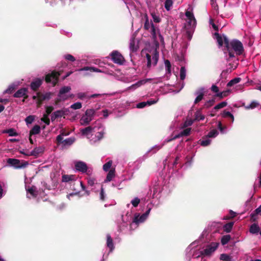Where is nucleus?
I'll return each mask as SVG.
<instances>
[{
	"label": "nucleus",
	"mask_w": 261,
	"mask_h": 261,
	"mask_svg": "<svg viewBox=\"0 0 261 261\" xmlns=\"http://www.w3.org/2000/svg\"><path fill=\"white\" fill-rule=\"evenodd\" d=\"M185 15L187 17V24L185 26L186 35L188 39L191 40L197 24L196 20L193 14V8L192 5H188Z\"/></svg>",
	"instance_id": "obj_1"
},
{
	"label": "nucleus",
	"mask_w": 261,
	"mask_h": 261,
	"mask_svg": "<svg viewBox=\"0 0 261 261\" xmlns=\"http://www.w3.org/2000/svg\"><path fill=\"white\" fill-rule=\"evenodd\" d=\"M186 255L190 259L191 257L198 258L204 257L202 246L200 245V241L196 240L192 242L186 249Z\"/></svg>",
	"instance_id": "obj_2"
},
{
	"label": "nucleus",
	"mask_w": 261,
	"mask_h": 261,
	"mask_svg": "<svg viewBox=\"0 0 261 261\" xmlns=\"http://www.w3.org/2000/svg\"><path fill=\"white\" fill-rule=\"evenodd\" d=\"M142 55H145L147 60V66L150 68L156 65L159 55L156 48H151L150 49H144L142 51Z\"/></svg>",
	"instance_id": "obj_3"
},
{
	"label": "nucleus",
	"mask_w": 261,
	"mask_h": 261,
	"mask_svg": "<svg viewBox=\"0 0 261 261\" xmlns=\"http://www.w3.org/2000/svg\"><path fill=\"white\" fill-rule=\"evenodd\" d=\"M105 134V127L101 123H97L94 125L93 132L90 136V142L94 144L99 142L103 138Z\"/></svg>",
	"instance_id": "obj_4"
},
{
	"label": "nucleus",
	"mask_w": 261,
	"mask_h": 261,
	"mask_svg": "<svg viewBox=\"0 0 261 261\" xmlns=\"http://www.w3.org/2000/svg\"><path fill=\"white\" fill-rule=\"evenodd\" d=\"M144 17L145 18V21L144 23V28L146 30H150L152 39L154 41H156L157 39V34H159L161 41H163L164 38L162 35L160 33V30L159 28H155L151 21L149 22L148 17L147 14L145 15Z\"/></svg>",
	"instance_id": "obj_5"
},
{
	"label": "nucleus",
	"mask_w": 261,
	"mask_h": 261,
	"mask_svg": "<svg viewBox=\"0 0 261 261\" xmlns=\"http://www.w3.org/2000/svg\"><path fill=\"white\" fill-rule=\"evenodd\" d=\"M220 245L219 241H210L202 245L204 257H211L213 255Z\"/></svg>",
	"instance_id": "obj_6"
},
{
	"label": "nucleus",
	"mask_w": 261,
	"mask_h": 261,
	"mask_svg": "<svg viewBox=\"0 0 261 261\" xmlns=\"http://www.w3.org/2000/svg\"><path fill=\"white\" fill-rule=\"evenodd\" d=\"M229 50H228V54L229 58L234 57V54L231 51V49L233 50L237 55H241L244 51L243 44L238 40L234 39L230 43L229 42Z\"/></svg>",
	"instance_id": "obj_7"
},
{
	"label": "nucleus",
	"mask_w": 261,
	"mask_h": 261,
	"mask_svg": "<svg viewBox=\"0 0 261 261\" xmlns=\"http://www.w3.org/2000/svg\"><path fill=\"white\" fill-rule=\"evenodd\" d=\"M150 211L151 208H149L145 213L142 215H140L139 213H136L134 215L132 222L130 224V227H133L134 225L138 226L140 223H143L148 218Z\"/></svg>",
	"instance_id": "obj_8"
},
{
	"label": "nucleus",
	"mask_w": 261,
	"mask_h": 261,
	"mask_svg": "<svg viewBox=\"0 0 261 261\" xmlns=\"http://www.w3.org/2000/svg\"><path fill=\"white\" fill-rule=\"evenodd\" d=\"M95 111L93 109H88L80 119V122L81 125L86 126L93 120Z\"/></svg>",
	"instance_id": "obj_9"
},
{
	"label": "nucleus",
	"mask_w": 261,
	"mask_h": 261,
	"mask_svg": "<svg viewBox=\"0 0 261 261\" xmlns=\"http://www.w3.org/2000/svg\"><path fill=\"white\" fill-rule=\"evenodd\" d=\"M74 167L76 171L80 172L82 173H86L88 175H90L92 173V172L88 169L86 163L83 161H75Z\"/></svg>",
	"instance_id": "obj_10"
},
{
	"label": "nucleus",
	"mask_w": 261,
	"mask_h": 261,
	"mask_svg": "<svg viewBox=\"0 0 261 261\" xmlns=\"http://www.w3.org/2000/svg\"><path fill=\"white\" fill-rule=\"evenodd\" d=\"M71 90L69 86H64L62 87L58 93V97L60 100H65L69 98H72L74 96L73 94H68Z\"/></svg>",
	"instance_id": "obj_11"
},
{
	"label": "nucleus",
	"mask_w": 261,
	"mask_h": 261,
	"mask_svg": "<svg viewBox=\"0 0 261 261\" xmlns=\"http://www.w3.org/2000/svg\"><path fill=\"white\" fill-rule=\"evenodd\" d=\"M214 36L219 47L224 44L227 50H229V40L225 35H223L221 36L218 33H215Z\"/></svg>",
	"instance_id": "obj_12"
},
{
	"label": "nucleus",
	"mask_w": 261,
	"mask_h": 261,
	"mask_svg": "<svg viewBox=\"0 0 261 261\" xmlns=\"http://www.w3.org/2000/svg\"><path fill=\"white\" fill-rule=\"evenodd\" d=\"M60 74V71L59 72L53 71L46 75L45 81L46 83H50L55 86L58 83V77Z\"/></svg>",
	"instance_id": "obj_13"
},
{
	"label": "nucleus",
	"mask_w": 261,
	"mask_h": 261,
	"mask_svg": "<svg viewBox=\"0 0 261 261\" xmlns=\"http://www.w3.org/2000/svg\"><path fill=\"white\" fill-rule=\"evenodd\" d=\"M7 163L16 169H21L25 168L28 163L26 162L21 163L20 160L15 159L9 158L7 161Z\"/></svg>",
	"instance_id": "obj_14"
},
{
	"label": "nucleus",
	"mask_w": 261,
	"mask_h": 261,
	"mask_svg": "<svg viewBox=\"0 0 261 261\" xmlns=\"http://www.w3.org/2000/svg\"><path fill=\"white\" fill-rule=\"evenodd\" d=\"M111 57L114 63L122 65L125 62L124 58L118 51L115 50L111 53Z\"/></svg>",
	"instance_id": "obj_15"
},
{
	"label": "nucleus",
	"mask_w": 261,
	"mask_h": 261,
	"mask_svg": "<svg viewBox=\"0 0 261 261\" xmlns=\"http://www.w3.org/2000/svg\"><path fill=\"white\" fill-rule=\"evenodd\" d=\"M172 141V139H169V138L165 139L162 143L159 144L155 145L152 146L150 149L146 152V154H153L155 153L161 149L167 143Z\"/></svg>",
	"instance_id": "obj_16"
},
{
	"label": "nucleus",
	"mask_w": 261,
	"mask_h": 261,
	"mask_svg": "<svg viewBox=\"0 0 261 261\" xmlns=\"http://www.w3.org/2000/svg\"><path fill=\"white\" fill-rule=\"evenodd\" d=\"M87 183L91 187V191L94 192H97L98 189L101 188L102 186L100 183L97 182L95 178L93 177L87 178Z\"/></svg>",
	"instance_id": "obj_17"
},
{
	"label": "nucleus",
	"mask_w": 261,
	"mask_h": 261,
	"mask_svg": "<svg viewBox=\"0 0 261 261\" xmlns=\"http://www.w3.org/2000/svg\"><path fill=\"white\" fill-rule=\"evenodd\" d=\"M152 80V79H146L140 80L136 83L132 85L131 86L127 87L126 91H134L141 86L145 84L147 82H150Z\"/></svg>",
	"instance_id": "obj_18"
},
{
	"label": "nucleus",
	"mask_w": 261,
	"mask_h": 261,
	"mask_svg": "<svg viewBox=\"0 0 261 261\" xmlns=\"http://www.w3.org/2000/svg\"><path fill=\"white\" fill-rule=\"evenodd\" d=\"M94 128V126H88L86 128L81 129L80 132L82 136H86L90 140V136L92 132H93Z\"/></svg>",
	"instance_id": "obj_19"
},
{
	"label": "nucleus",
	"mask_w": 261,
	"mask_h": 261,
	"mask_svg": "<svg viewBox=\"0 0 261 261\" xmlns=\"http://www.w3.org/2000/svg\"><path fill=\"white\" fill-rule=\"evenodd\" d=\"M43 81V79L36 78L34 79L31 83L30 87L32 90L35 91L37 90L42 85Z\"/></svg>",
	"instance_id": "obj_20"
},
{
	"label": "nucleus",
	"mask_w": 261,
	"mask_h": 261,
	"mask_svg": "<svg viewBox=\"0 0 261 261\" xmlns=\"http://www.w3.org/2000/svg\"><path fill=\"white\" fill-rule=\"evenodd\" d=\"M44 150L45 147L44 146L36 147L31 151L29 155L37 157L38 156L39 154L42 153L44 152Z\"/></svg>",
	"instance_id": "obj_21"
},
{
	"label": "nucleus",
	"mask_w": 261,
	"mask_h": 261,
	"mask_svg": "<svg viewBox=\"0 0 261 261\" xmlns=\"http://www.w3.org/2000/svg\"><path fill=\"white\" fill-rule=\"evenodd\" d=\"M191 132V128L187 127L184 129L183 130L181 131L179 134L177 135H176L174 137L169 138V139H172V141L176 139L177 138H179L180 137H183V136H187L190 135Z\"/></svg>",
	"instance_id": "obj_22"
},
{
	"label": "nucleus",
	"mask_w": 261,
	"mask_h": 261,
	"mask_svg": "<svg viewBox=\"0 0 261 261\" xmlns=\"http://www.w3.org/2000/svg\"><path fill=\"white\" fill-rule=\"evenodd\" d=\"M129 48L132 53L136 52L138 48V45L136 42L135 37H132L129 40Z\"/></svg>",
	"instance_id": "obj_23"
},
{
	"label": "nucleus",
	"mask_w": 261,
	"mask_h": 261,
	"mask_svg": "<svg viewBox=\"0 0 261 261\" xmlns=\"http://www.w3.org/2000/svg\"><path fill=\"white\" fill-rule=\"evenodd\" d=\"M65 115V111L63 110H57L54 112L51 116V120L52 121H55L56 119L61 118Z\"/></svg>",
	"instance_id": "obj_24"
},
{
	"label": "nucleus",
	"mask_w": 261,
	"mask_h": 261,
	"mask_svg": "<svg viewBox=\"0 0 261 261\" xmlns=\"http://www.w3.org/2000/svg\"><path fill=\"white\" fill-rule=\"evenodd\" d=\"M162 190V188L159 184L155 185L152 188V191H153V194L152 196L153 197H156V198H159V195L160 193L161 192Z\"/></svg>",
	"instance_id": "obj_25"
},
{
	"label": "nucleus",
	"mask_w": 261,
	"mask_h": 261,
	"mask_svg": "<svg viewBox=\"0 0 261 261\" xmlns=\"http://www.w3.org/2000/svg\"><path fill=\"white\" fill-rule=\"evenodd\" d=\"M107 246L110 249V252H112L115 246L113 243V241L111 237V236L109 234H107V242H106Z\"/></svg>",
	"instance_id": "obj_26"
},
{
	"label": "nucleus",
	"mask_w": 261,
	"mask_h": 261,
	"mask_svg": "<svg viewBox=\"0 0 261 261\" xmlns=\"http://www.w3.org/2000/svg\"><path fill=\"white\" fill-rule=\"evenodd\" d=\"M28 92V88H22L18 90L14 94V97L16 98H20L25 96Z\"/></svg>",
	"instance_id": "obj_27"
},
{
	"label": "nucleus",
	"mask_w": 261,
	"mask_h": 261,
	"mask_svg": "<svg viewBox=\"0 0 261 261\" xmlns=\"http://www.w3.org/2000/svg\"><path fill=\"white\" fill-rule=\"evenodd\" d=\"M96 193H98L99 200L101 201H104L106 200L107 198V194L105 191L103 186H101V188H99L98 189V191L95 192Z\"/></svg>",
	"instance_id": "obj_28"
},
{
	"label": "nucleus",
	"mask_w": 261,
	"mask_h": 261,
	"mask_svg": "<svg viewBox=\"0 0 261 261\" xmlns=\"http://www.w3.org/2000/svg\"><path fill=\"white\" fill-rule=\"evenodd\" d=\"M260 229L259 226L256 223L251 224L249 228V232L253 234H257L259 233Z\"/></svg>",
	"instance_id": "obj_29"
},
{
	"label": "nucleus",
	"mask_w": 261,
	"mask_h": 261,
	"mask_svg": "<svg viewBox=\"0 0 261 261\" xmlns=\"http://www.w3.org/2000/svg\"><path fill=\"white\" fill-rule=\"evenodd\" d=\"M76 181V176L74 175L64 174L62 176V182H69L70 181Z\"/></svg>",
	"instance_id": "obj_30"
},
{
	"label": "nucleus",
	"mask_w": 261,
	"mask_h": 261,
	"mask_svg": "<svg viewBox=\"0 0 261 261\" xmlns=\"http://www.w3.org/2000/svg\"><path fill=\"white\" fill-rule=\"evenodd\" d=\"M220 259L222 261H235L231 255L226 253L221 254L220 256Z\"/></svg>",
	"instance_id": "obj_31"
},
{
	"label": "nucleus",
	"mask_w": 261,
	"mask_h": 261,
	"mask_svg": "<svg viewBox=\"0 0 261 261\" xmlns=\"http://www.w3.org/2000/svg\"><path fill=\"white\" fill-rule=\"evenodd\" d=\"M27 194H30L33 197H36L37 195V191H36V188L35 186H32L30 188H27L25 187Z\"/></svg>",
	"instance_id": "obj_32"
},
{
	"label": "nucleus",
	"mask_w": 261,
	"mask_h": 261,
	"mask_svg": "<svg viewBox=\"0 0 261 261\" xmlns=\"http://www.w3.org/2000/svg\"><path fill=\"white\" fill-rule=\"evenodd\" d=\"M203 88H201L198 91H197L196 93V95H197V97H196L194 102L197 103L200 100H202L203 96Z\"/></svg>",
	"instance_id": "obj_33"
},
{
	"label": "nucleus",
	"mask_w": 261,
	"mask_h": 261,
	"mask_svg": "<svg viewBox=\"0 0 261 261\" xmlns=\"http://www.w3.org/2000/svg\"><path fill=\"white\" fill-rule=\"evenodd\" d=\"M115 176V169H111L109 171L106 178L105 179V182H107L111 181L113 178Z\"/></svg>",
	"instance_id": "obj_34"
},
{
	"label": "nucleus",
	"mask_w": 261,
	"mask_h": 261,
	"mask_svg": "<svg viewBox=\"0 0 261 261\" xmlns=\"http://www.w3.org/2000/svg\"><path fill=\"white\" fill-rule=\"evenodd\" d=\"M79 71H84V70H89L91 72H101L102 71L96 67H86L83 68H81L79 70Z\"/></svg>",
	"instance_id": "obj_35"
},
{
	"label": "nucleus",
	"mask_w": 261,
	"mask_h": 261,
	"mask_svg": "<svg viewBox=\"0 0 261 261\" xmlns=\"http://www.w3.org/2000/svg\"><path fill=\"white\" fill-rule=\"evenodd\" d=\"M140 202V199L138 197H135L131 200L130 203H128L127 204V207H129L131 204L134 207H136L138 205Z\"/></svg>",
	"instance_id": "obj_36"
},
{
	"label": "nucleus",
	"mask_w": 261,
	"mask_h": 261,
	"mask_svg": "<svg viewBox=\"0 0 261 261\" xmlns=\"http://www.w3.org/2000/svg\"><path fill=\"white\" fill-rule=\"evenodd\" d=\"M40 132V127L38 125H35L33 127L32 129L30 130V134L32 135L39 134Z\"/></svg>",
	"instance_id": "obj_37"
},
{
	"label": "nucleus",
	"mask_w": 261,
	"mask_h": 261,
	"mask_svg": "<svg viewBox=\"0 0 261 261\" xmlns=\"http://www.w3.org/2000/svg\"><path fill=\"white\" fill-rule=\"evenodd\" d=\"M75 141V139L73 137L68 138L64 139L63 141V146H69L71 145Z\"/></svg>",
	"instance_id": "obj_38"
},
{
	"label": "nucleus",
	"mask_w": 261,
	"mask_h": 261,
	"mask_svg": "<svg viewBox=\"0 0 261 261\" xmlns=\"http://www.w3.org/2000/svg\"><path fill=\"white\" fill-rule=\"evenodd\" d=\"M241 81V79L240 77H235L231 80H230L227 84V87H231L235 84L239 83Z\"/></svg>",
	"instance_id": "obj_39"
},
{
	"label": "nucleus",
	"mask_w": 261,
	"mask_h": 261,
	"mask_svg": "<svg viewBox=\"0 0 261 261\" xmlns=\"http://www.w3.org/2000/svg\"><path fill=\"white\" fill-rule=\"evenodd\" d=\"M259 105V103L258 102H257L256 101H253L249 105L245 106V108L246 110L253 109L257 107Z\"/></svg>",
	"instance_id": "obj_40"
},
{
	"label": "nucleus",
	"mask_w": 261,
	"mask_h": 261,
	"mask_svg": "<svg viewBox=\"0 0 261 261\" xmlns=\"http://www.w3.org/2000/svg\"><path fill=\"white\" fill-rule=\"evenodd\" d=\"M211 143V140L207 136L202 140L200 141V145L202 146L205 147L209 145Z\"/></svg>",
	"instance_id": "obj_41"
},
{
	"label": "nucleus",
	"mask_w": 261,
	"mask_h": 261,
	"mask_svg": "<svg viewBox=\"0 0 261 261\" xmlns=\"http://www.w3.org/2000/svg\"><path fill=\"white\" fill-rule=\"evenodd\" d=\"M230 92L231 91L230 90H227L222 92H220L219 93H218L217 94H216V96L222 98L224 97L228 96Z\"/></svg>",
	"instance_id": "obj_42"
},
{
	"label": "nucleus",
	"mask_w": 261,
	"mask_h": 261,
	"mask_svg": "<svg viewBox=\"0 0 261 261\" xmlns=\"http://www.w3.org/2000/svg\"><path fill=\"white\" fill-rule=\"evenodd\" d=\"M4 133L8 134L9 136H18V133L13 128H10V129L5 130L4 132Z\"/></svg>",
	"instance_id": "obj_43"
},
{
	"label": "nucleus",
	"mask_w": 261,
	"mask_h": 261,
	"mask_svg": "<svg viewBox=\"0 0 261 261\" xmlns=\"http://www.w3.org/2000/svg\"><path fill=\"white\" fill-rule=\"evenodd\" d=\"M233 225V222H229L226 224L223 227L224 230L226 232H229L232 228Z\"/></svg>",
	"instance_id": "obj_44"
},
{
	"label": "nucleus",
	"mask_w": 261,
	"mask_h": 261,
	"mask_svg": "<svg viewBox=\"0 0 261 261\" xmlns=\"http://www.w3.org/2000/svg\"><path fill=\"white\" fill-rule=\"evenodd\" d=\"M113 161L112 160H110L108 162H107L106 163H105L103 165V170L105 171H110L112 165Z\"/></svg>",
	"instance_id": "obj_45"
},
{
	"label": "nucleus",
	"mask_w": 261,
	"mask_h": 261,
	"mask_svg": "<svg viewBox=\"0 0 261 261\" xmlns=\"http://www.w3.org/2000/svg\"><path fill=\"white\" fill-rule=\"evenodd\" d=\"M159 98L156 97L154 98L150 99L148 100L147 101H145V102L146 104V107L150 106H151L152 105L156 103L159 101Z\"/></svg>",
	"instance_id": "obj_46"
},
{
	"label": "nucleus",
	"mask_w": 261,
	"mask_h": 261,
	"mask_svg": "<svg viewBox=\"0 0 261 261\" xmlns=\"http://www.w3.org/2000/svg\"><path fill=\"white\" fill-rule=\"evenodd\" d=\"M230 240V236L229 234L223 236L221 240V243L223 245H224L228 243Z\"/></svg>",
	"instance_id": "obj_47"
},
{
	"label": "nucleus",
	"mask_w": 261,
	"mask_h": 261,
	"mask_svg": "<svg viewBox=\"0 0 261 261\" xmlns=\"http://www.w3.org/2000/svg\"><path fill=\"white\" fill-rule=\"evenodd\" d=\"M151 16L153 19V20L154 22L159 23L161 21V19L159 15H157L154 12L151 13Z\"/></svg>",
	"instance_id": "obj_48"
},
{
	"label": "nucleus",
	"mask_w": 261,
	"mask_h": 261,
	"mask_svg": "<svg viewBox=\"0 0 261 261\" xmlns=\"http://www.w3.org/2000/svg\"><path fill=\"white\" fill-rule=\"evenodd\" d=\"M218 135V132L216 129H213L211 130L206 136L210 139L211 138H214L216 137Z\"/></svg>",
	"instance_id": "obj_49"
},
{
	"label": "nucleus",
	"mask_w": 261,
	"mask_h": 261,
	"mask_svg": "<svg viewBox=\"0 0 261 261\" xmlns=\"http://www.w3.org/2000/svg\"><path fill=\"white\" fill-rule=\"evenodd\" d=\"M173 5L172 0H166L165 2V8L167 11H169Z\"/></svg>",
	"instance_id": "obj_50"
},
{
	"label": "nucleus",
	"mask_w": 261,
	"mask_h": 261,
	"mask_svg": "<svg viewBox=\"0 0 261 261\" xmlns=\"http://www.w3.org/2000/svg\"><path fill=\"white\" fill-rule=\"evenodd\" d=\"M222 116L224 118L229 117L231 118L232 122H233L234 121V117L233 115L229 112L228 111H223L221 114Z\"/></svg>",
	"instance_id": "obj_51"
},
{
	"label": "nucleus",
	"mask_w": 261,
	"mask_h": 261,
	"mask_svg": "<svg viewBox=\"0 0 261 261\" xmlns=\"http://www.w3.org/2000/svg\"><path fill=\"white\" fill-rule=\"evenodd\" d=\"M204 118V116L201 113L200 111H197L195 113V120L197 121L203 120Z\"/></svg>",
	"instance_id": "obj_52"
},
{
	"label": "nucleus",
	"mask_w": 261,
	"mask_h": 261,
	"mask_svg": "<svg viewBox=\"0 0 261 261\" xmlns=\"http://www.w3.org/2000/svg\"><path fill=\"white\" fill-rule=\"evenodd\" d=\"M218 128L220 131L221 133L224 134L226 133L227 132V127L226 126H222V123L220 121L218 122V125H217Z\"/></svg>",
	"instance_id": "obj_53"
},
{
	"label": "nucleus",
	"mask_w": 261,
	"mask_h": 261,
	"mask_svg": "<svg viewBox=\"0 0 261 261\" xmlns=\"http://www.w3.org/2000/svg\"><path fill=\"white\" fill-rule=\"evenodd\" d=\"M256 215L261 216V205L251 214V218H253Z\"/></svg>",
	"instance_id": "obj_54"
},
{
	"label": "nucleus",
	"mask_w": 261,
	"mask_h": 261,
	"mask_svg": "<svg viewBox=\"0 0 261 261\" xmlns=\"http://www.w3.org/2000/svg\"><path fill=\"white\" fill-rule=\"evenodd\" d=\"M16 86H17V85H16L15 84H12L9 85V87H8V88L4 91V93H11L15 89V87Z\"/></svg>",
	"instance_id": "obj_55"
},
{
	"label": "nucleus",
	"mask_w": 261,
	"mask_h": 261,
	"mask_svg": "<svg viewBox=\"0 0 261 261\" xmlns=\"http://www.w3.org/2000/svg\"><path fill=\"white\" fill-rule=\"evenodd\" d=\"M227 103L226 101L221 102L219 103L218 104H217V105H216L215 106V107L214 108V110L220 109L221 108H223L226 107L227 106Z\"/></svg>",
	"instance_id": "obj_56"
},
{
	"label": "nucleus",
	"mask_w": 261,
	"mask_h": 261,
	"mask_svg": "<svg viewBox=\"0 0 261 261\" xmlns=\"http://www.w3.org/2000/svg\"><path fill=\"white\" fill-rule=\"evenodd\" d=\"M193 120L192 119H187L182 125L181 127L182 128L187 127L192 125Z\"/></svg>",
	"instance_id": "obj_57"
},
{
	"label": "nucleus",
	"mask_w": 261,
	"mask_h": 261,
	"mask_svg": "<svg viewBox=\"0 0 261 261\" xmlns=\"http://www.w3.org/2000/svg\"><path fill=\"white\" fill-rule=\"evenodd\" d=\"M186 70L184 67H181L180 70V78L184 80L186 78Z\"/></svg>",
	"instance_id": "obj_58"
},
{
	"label": "nucleus",
	"mask_w": 261,
	"mask_h": 261,
	"mask_svg": "<svg viewBox=\"0 0 261 261\" xmlns=\"http://www.w3.org/2000/svg\"><path fill=\"white\" fill-rule=\"evenodd\" d=\"M165 65L166 67V72L170 74L171 73V64L169 60H165Z\"/></svg>",
	"instance_id": "obj_59"
},
{
	"label": "nucleus",
	"mask_w": 261,
	"mask_h": 261,
	"mask_svg": "<svg viewBox=\"0 0 261 261\" xmlns=\"http://www.w3.org/2000/svg\"><path fill=\"white\" fill-rule=\"evenodd\" d=\"M76 96L77 97L79 98V99H85V98H88V97L89 96V95H88L86 93H84V92H80V93H78L77 94H76Z\"/></svg>",
	"instance_id": "obj_60"
},
{
	"label": "nucleus",
	"mask_w": 261,
	"mask_h": 261,
	"mask_svg": "<svg viewBox=\"0 0 261 261\" xmlns=\"http://www.w3.org/2000/svg\"><path fill=\"white\" fill-rule=\"evenodd\" d=\"M70 108L73 110L80 109L82 108V103L80 102H76L71 105Z\"/></svg>",
	"instance_id": "obj_61"
},
{
	"label": "nucleus",
	"mask_w": 261,
	"mask_h": 261,
	"mask_svg": "<svg viewBox=\"0 0 261 261\" xmlns=\"http://www.w3.org/2000/svg\"><path fill=\"white\" fill-rule=\"evenodd\" d=\"M34 120V116L30 115L26 117L25 121L27 124H31Z\"/></svg>",
	"instance_id": "obj_62"
},
{
	"label": "nucleus",
	"mask_w": 261,
	"mask_h": 261,
	"mask_svg": "<svg viewBox=\"0 0 261 261\" xmlns=\"http://www.w3.org/2000/svg\"><path fill=\"white\" fill-rule=\"evenodd\" d=\"M54 108L52 106H45V111H46V113H47V115H49L52 112V111L54 110Z\"/></svg>",
	"instance_id": "obj_63"
},
{
	"label": "nucleus",
	"mask_w": 261,
	"mask_h": 261,
	"mask_svg": "<svg viewBox=\"0 0 261 261\" xmlns=\"http://www.w3.org/2000/svg\"><path fill=\"white\" fill-rule=\"evenodd\" d=\"M51 93L50 92H46L42 96V100L49 99L51 98Z\"/></svg>",
	"instance_id": "obj_64"
}]
</instances>
